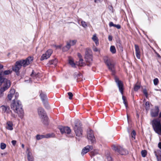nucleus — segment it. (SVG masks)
Listing matches in <instances>:
<instances>
[{
	"mask_svg": "<svg viewBox=\"0 0 161 161\" xmlns=\"http://www.w3.org/2000/svg\"><path fill=\"white\" fill-rule=\"evenodd\" d=\"M19 96V93L17 92H15L13 96L14 97L13 101L12 103L11 104V108L13 109L15 112L17 113L21 118L22 119L24 116V112L22 108V106L21 102L19 100H16L18 97Z\"/></svg>",
	"mask_w": 161,
	"mask_h": 161,
	"instance_id": "obj_1",
	"label": "nucleus"
},
{
	"mask_svg": "<svg viewBox=\"0 0 161 161\" xmlns=\"http://www.w3.org/2000/svg\"><path fill=\"white\" fill-rule=\"evenodd\" d=\"M33 60V57L29 56L25 59H21L16 61L14 66L12 68V70L15 72L16 75L19 76V70L22 66L25 67L29 65Z\"/></svg>",
	"mask_w": 161,
	"mask_h": 161,
	"instance_id": "obj_2",
	"label": "nucleus"
},
{
	"mask_svg": "<svg viewBox=\"0 0 161 161\" xmlns=\"http://www.w3.org/2000/svg\"><path fill=\"white\" fill-rule=\"evenodd\" d=\"M152 125L155 131L158 135H161V124L160 121L158 119H154L152 121Z\"/></svg>",
	"mask_w": 161,
	"mask_h": 161,
	"instance_id": "obj_3",
	"label": "nucleus"
},
{
	"mask_svg": "<svg viewBox=\"0 0 161 161\" xmlns=\"http://www.w3.org/2000/svg\"><path fill=\"white\" fill-rule=\"evenodd\" d=\"M152 125L155 131L158 135H161V124L160 121L158 119H154L152 121Z\"/></svg>",
	"mask_w": 161,
	"mask_h": 161,
	"instance_id": "obj_4",
	"label": "nucleus"
},
{
	"mask_svg": "<svg viewBox=\"0 0 161 161\" xmlns=\"http://www.w3.org/2000/svg\"><path fill=\"white\" fill-rule=\"evenodd\" d=\"M152 125L155 131L158 135H161V124L160 121L158 119H154L152 121Z\"/></svg>",
	"mask_w": 161,
	"mask_h": 161,
	"instance_id": "obj_5",
	"label": "nucleus"
},
{
	"mask_svg": "<svg viewBox=\"0 0 161 161\" xmlns=\"http://www.w3.org/2000/svg\"><path fill=\"white\" fill-rule=\"evenodd\" d=\"M4 85L1 88H6L7 90L9 88L11 85V82L9 80L4 78V75L2 74V72H0V86L2 85L3 83Z\"/></svg>",
	"mask_w": 161,
	"mask_h": 161,
	"instance_id": "obj_6",
	"label": "nucleus"
},
{
	"mask_svg": "<svg viewBox=\"0 0 161 161\" xmlns=\"http://www.w3.org/2000/svg\"><path fill=\"white\" fill-rule=\"evenodd\" d=\"M75 126L74 127L75 132L77 136L81 137L82 134V125L80 123L75 122Z\"/></svg>",
	"mask_w": 161,
	"mask_h": 161,
	"instance_id": "obj_7",
	"label": "nucleus"
},
{
	"mask_svg": "<svg viewBox=\"0 0 161 161\" xmlns=\"http://www.w3.org/2000/svg\"><path fill=\"white\" fill-rule=\"evenodd\" d=\"M40 92V96L44 106L47 109H49L50 106L47 102V98L46 94L42 91Z\"/></svg>",
	"mask_w": 161,
	"mask_h": 161,
	"instance_id": "obj_8",
	"label": "nucleus"
},
{
	"mask_svg": "<svg viewBox=\"0 0 161 161\" xmlns=\"http://www.w3.org/2000/svg\"><path fill=\"white\" fill-rule=\"evenodd\" d=\"M112 148L113 150L118 152L121 155H125L128 153V152L127 150L121 147L116 146L114 145L113 146Z\"/></svg>",
	"mask_w": 161,
	"mask_h": 161,
	"instance_id": "obj_9",
	"label": "nucleus"
},
{
	"mask_svg": "<svg viewBox=\"0 0 161 161\" xmlns=\"http://www.w3.org/2000/svg\"><path fill=\"white\" fill-rule=\"evenodd\" d=\"M114 80L118 87L119 88V91L123 95V84L122 82L119 80V79L117 77L115 76Z\"/></svg>",
	"mask_w": 161,
	"mask_h": 161,
	"instance_id": "obj_10",
	"label": "nucleus"
},
{
	"mask_svg": "<svg viewBox=\"0 0 161 161\" xmlns=\"http://www.w3.org/2000/svg\"><path fill=\"white\" fill-rule=\"evenodd\" d=\"M87 138L92 143H94L95 142L96 139L92 130H89L87 131Z\"/></svg>",
	"mask_w": 161,
	"mask_h": 161,
	"instance_id": "obj_11",
	"label": "nucleus"
},
{
	"mask_svg": "<svg viewBox=\"0 0 161 161\" xmlns=\"http://www.w3.org/2000/svg\"><path fill=\"white\" fill-rule=\"evenodd\" d=\"M77 40H70L69 42H67V45L64 47L63 48V51L65 52L68 51L71 45H74L76 42Z\"/></svg>",
	"mask_w": 161,
	"mask_h": 161,
	"instance_id": "obj_12",
	"label": "nucleus"
},
{
	"mask_svg": "<svg viewBox=\"0 0 161 161\" xmlns=\"http://www.w3.org/2000/svg\"><path fill=\"white\" fill-rule=\"evenodd\" d=\"M58 129L62 134L65 133L69 134L71 132V129L68 126L66 127L60 126H59Z\"/></svg>",
	"mask_w": 161,
	"mask_h": 161,
	"instance_id": "obj_13",
	"label": "nucleus"
},
{
	"mask_svg": "<svg viewBox=\"0 0 161 161\" xmlns=\"http://www.w3.org/2000/svg\"><path fill=\"white\" fill-rule=\"evenodd\" d=\"M104 61L105 63L108 66L109 69L112 72V74L113 75L114 74V65L111 63L110 61L108 60L107 58H105L104 59Z\"/></svg>",
	"mask_w": 161,
	"mask_h": 161,
	"instance_id": "obj_14",
	"label": "nucleus"
},
{
	"mask_svg": "<svg viewBox=\"0 0 161 161\" xmlns=\"http://www.w3.org/2000/svg\"><path fill=\"white\" fill-rule=\"evenodd\" d=\"M85 59L86 62L89 64H87V65L89 66L92 60V56L87 51H86L85 52Z\"/></svg>",
	"mask_w": 161,
	"mask_h": 161,
	"instance_id": "obj_15",
	"label": "nucleus"
},
{
	"mask_svg": "<svg viewBox=\"0 0 161 161\" xmlns=\"http://www.w3.org/2000/svg\"><path fill=\"white\" fill-rule=\"evenodd\" d=\"M52 53L51 50H48L45 53L43 54L40 58L41 61H43L45 59H47L51 56Z\"/></svg>",
	"mask_w": 161,
	"mask_h": 161,
	"instance_id": "obj_16",
	"label": "nucleus"
},
{
	"mask_svg": "<svg viewBox=\"0 0 161 161\" xmlns=\"http://www.w3.org/2000/svg\"><path fill=\"white\" fill-rule=\"evenodd\" d=\"M159 110L158 106H155L154 108L152 109L151 111L150 114L152 117H156L158 116Z\"/></svg>",
	"mask_w": 161,
	"mask_h": 161,
	"instance_id": "obj_17",
	"label": "nucleus"
},
{
	"mask_svg": "<svg viewBox=\"0 0 161 161\" xmlns=\"http://www.w3.org/2000/svg\"><path fill=\"white\" fill-rule=\"evenodd\" d=\"M37 111L38 115L40 118L47 115L46 112L44 109L42 108H39L37 109Z\"/></svg>",
	"mask_w": 161,
	"mask_h": 161,
	"instance_id": "obj_18",
	"label": "nucleus"
},
{
	"mask_svg": "<svg viewBox=\"0 0 161 161\" xmlns=\"http://www.w3.org/2000/svg\"><path fill=\"white\" fill-rule=\"evenodd\" d=\"M158 161H161V151L159 150L154 152Z\"/></svg>",
	"mask_w": 161,
	"mask_h": 161,
	"instance_id": "obj_19",
	"label": "nucleus"
},
{
	"mask_svg": "<svg viewBox=\"0 0 161 161\" xmlns=\"http://www.w3.org/2000/svg\"><path fill=\"white\" fill-rule=\"evenodd\" d=\"M135 46L136 57L137 58L140 59V52L139 47L138 45L136 44L135 45Z\"/></svg>",
	"mask_w": 161,
	"mask_h": 161,
	"instance_id": "obj_20",
	"label": "nucleus"
},
{
	"mask_svg": "<svg viewBox=\"0 0 161 161\" xmlns=\"http://www.w3.org/2000/svg\"><path fill=\"white\" fill-rule=\"evenodd\" d=\"M14 93H15V90L14 89H11L7 96L9 100H11L12 99Z\"/></svg>",
	"mask_w": 161,
	"mask_h": 161,
	"instance_id": "obj_21",
	"label": "nucleus"
},
{
	"mask_svg": "<svg viewBox=\"0 0 161 161\" xmlns=\"http://www.w3.org/2000/svg\"><path fill=\"white\" fill-rule=\"evenodd\" d=\"M41 121L43 124L45 125H47L48 124V117L47 115L40 118Z\"/></svg>",
	"mask_w": 161,
	"mask_h": 161,
	"instance_id": "obj_22",
	"label": "nucleus"
},
{
	"mask_svg": "<svg viewBox=\"0 0 161 161\" xmlns=\"http://www.w3.org/2000/svg\"><path fill=\"white\" fill-rule=\"evenodd\" d=\"M2 111L4 113H8L9 112V107L8 106L2 105L1 106Z\"/></svg>",
	"mask_w": 161,
	"mask_h": 161,
	"instance_id": "obj_23",
	"label": "nucleus"
},
{
	"mask_svg": "<svg viewBox=\"0 0 161 161\" xmlns=\"http://www.w3.org/2000/svg\"><path fill=\"white\" fill-rule=\"evenodd\" d=\"M7 129L10 130H13V124L12 122L10 121H8L7 123Z\"/></svg>",
	"mask_w": 161,
	"mask_h": 161,
	"instance_id": "obj_24",
	"label": "nucleus"
},
{
	"mask_svg": "<svg viewBox=\"0 0 161 161\" xmlns=\"http://www.w3.org/2000/svg\"><path fill=\"white\" fill-rule=\"evenodd\" d=\"M58 63V60L56 58L51 60L49 61L48 64L50 65L52 64L54 65V66H56Z\"/></svg>",
	"mask_w": 161,
	"mask_h": 161,
	"instance_id": "obj_25",
	"label": "nucleus"
},
{
	"mask_svg": "<svg viewBox=\"0 0 161 161\" xmlns=\"http://www.w3.org/2000/svg\"><path fill=\"white\" fill-rule=\"evenodd\" d=\"M88 147V146H86L82 149L81 152V154L82 156L84 155L89 151V150L88 148L89 147Z\"/></svg>",
	"mask_w": 161,
	"mask_h": 161,
	"instance_id": "obj_26",
	"label": "nucleus"
},
{
	"mask_svg": "<svg viewBox=\"0 0 161 161\" xmlns=\"http://www.w3.org/2000/svg\"><path fill=\"white\" fill-rule=\"evenodd\" d=\"M117 46L118 49L120 50L121 52L123 51V47L121 44V41H119L118 42H117Z\"/></svg>",
	"mask_w": 161,
	"mask_h": 161,
	"instance_id": "obj_27",
	"label": "nucleus"
},
{
	"mask_svg": "<svg viewBox=\"0 0 161 161\" xmlns=\"http://www.w3.org/2000/svg\"><path fill=\"white\" fill-rule=\"evenodd\" d=\"M12 72V71L10 70H5L4 71H2L0 72H2V74L4 76V75H7L11 74Z\"/></svg>",
	"mask_w": 161,
	"mask_h": 161,
	"instance_id": "obj_28",
	"label": "nucleus"
},
{
	"mask_svg": "<svg viewBox=\"0 0 161 161\" xmlns=\"http://www.w3.org/2000/svg\"><path fill=\"white\" fill-rule=\"evenodd\" d=\"M83 59L82 58L79 59V61L76 63V64L78 66H83L85 64V63L83 62Z\"/></svg>",
	"mask_w": 161,
	"mask_h": 161,
	"instance_id": "obj_29",
	"label": "nucleus"
},
{
	"mask_svg": "<svg viewBox=\"0 0 161 161\" xmlns=\"http://www.w3.org/2000/svg\"><path fill=\"white\" fill-rule=\"evenodd\" d=\"M31 155V153L30 152H29L27 154V158L28 161H33L34 160V158Z\"/></svg>",
	"mask_w": 161,
	"mask_h": 161,
	"instance_id": "obj_30",
	"label": "nucleus"
},
{
	"mask_svg": "<svg viewBox=\"0 0 161 161\" xmlns=\"http://www.w3.org/2000/svg\"><path fill=\"white\" fill-rule=\"evenodd\" d=\"M81 76H82V75L81 73L79 72H76L74 73V77L75 79L77 78H80Z\"/></svg>",
	"mask_w": 161,
	"mask_h": 161,
	"instance_id": "obj_31",
	"label": "nucleus"
},
{
	"mask_svg": "<svg viewBox=\"0 0 161 161\" xmlns=\"http://www.w3.org/2000/svg\"><path fill=\"white\" fill-rule=\"evenodd\" d=\"M110 51L113 54H114L116 53V50L115 47L114 46H111L110 48Z\"/></svg>",
	"mask_w": 161,
	"mask_h": 161,
	"instance_id": "obj_32",
	"label": "nucleus"
},
{
	"mask_svg": "<svg viewBox=\"0 0 161 161\" xmlns=\"http://www.w3.org/2000/svg\"><path fill=\"white\" fill-rule=\"evenodd\" d=\"M150 103L149 102H146L145 103V108L146 110L147 111L149 109Z\"/></svg>",
	"mask_w": 161,
	"mask_h": 161,
	"instance_id": "obj_33",
	"label": "nucleus"
},
{
	"mask_svg": "<svg viewBox=\"0 0 161 161\" xmlns=\"http://www.w3.org/2000/svg\"><path fill=\"white\" fill-rule=\"evenodd\" d=\"M7 88H1L0 89V97H2L3 96L4 92L7 90Z\"/></svg>",
	"mask_w": 161,
	"mask_h": 161,
	"instance_id": "obj_34",
	"label": "nucleus"
},
{
	"mask_svg": "<svg viewBox=\"0 0 161 161\" xmlns=\"http://www.w3.org/2000/svg\"><path fill=\"white\" fill-rule=\"evenodd\" d=\"M36 139L37 140H39L42 139V138H45V136L43 135H37L36 136Z\"/></svg>",
	"mask_w": 161,
	"mask_h": 161,
	"instance_id": "obj_35",
	"label": "nucleus"
},
{
	"mask_svg": "<svg viewBox=\"0 0 161 161\" xmlns=\"http://www.w3.org/2000/svg\"><path fill=\"white\" fill-rule=\"evenodd\" d=\"M122 98L123 100V103L125 104L126 108H127L128 106V104L125 97L124 96H122Z\"/></svg>",
	"mask_w": 161,
	"mask_h": 161,
	"instance_id": "obj_36",
	"label": "nucleus"
},
{
	"mask_svg": "<svg viewBox=\"0 0 161 161\" xmlns=\"http://www.w3.org/2000/svg\"><path fill=\"white\" fill-rule=\"evenodd\" d=\"M69 63L73 67H75V65H76V64L74 63V61L71 60H69Z\"/></svg>",
	"mask_w": 161,
	"mask_h": 161,
	"instance_id": "obj_37",
	"label": "nucleus"
},
{
	"mask_svg": "<svg viewBox=\"0 0 161 161\" xmlns=\"http://www.w3.org/2000/svg\"><path fill=\"white\" fill-rule=\"evenodd\" d=\"M140 88V86L139 85L137 84H136L134 86V91L136 92Z\"/></svg>",
	"mask_w": 161,
	"mask_h": 161,
	"instance_id": "obj_38",
	"label": "nucleus"
},
{
	"mask_svg": "<svg viewBox=\"0 0 161 161\" xmlns=\"http://www.w3.org/2000/svg\"><path fill=\"white\" fill-rule=\"evenodd\" d=\"M141 153L142 156L143 157H145L147 154V152L146 150H143L141 151Z\"/></svg>",
	"mask_w": 161,
	"mask_h": 161,
	"instance_id": "obj_39",
	"label": "nucleus"
},
{
	"mask_svg": "<svg viewBox=\"0 0 161 161\" xmlns=\"http://www.w3.org/2000/svg\"><path fill=\"white\" fill-rule=\"evenodd\" d=\"M6 147V145L5 143H1L0 144V148L2 149L3 150L5 149Z\"/></svg>",
	"mask_w": 161,
	"mask_h": 161,
	"instance_id": "obj_40",
	"label": "nucleus"
},
{
	"mask_svg": "<svg viewBox=\"0 0 161 161\" xmlns=\"http://www.w3.org/2000/svg\"><path fill=\"white\" fill-rule=\"evenodd\" d=\"M158 82V78H156L153 80V83L155 85H157Z\"/></svg>",
	"mask_w": 161,
	"mask_h": 161,
	"instance_id": "obj_41",
	"label": "nucleus"
},
{
	"mask_svg": "<svg viewBox=\"0 0 161 161\" xmlns=\"http://www.w3.org/2000/svg\"><path fill=\"white\" fill-rule=\"evenodd\" d=\"M68 95L69 96V99H72V97L73 96V95L72 92H69L68 93Z\"/></svg>",
	"mask_w": 161,
	"mask_h": 161,
	"instance_id": "obj_42",
	"label": "nucleus"
},
{
	"mask_svg": "<svg viewBox=\"0 0 161 161\" xmlns=\"http://www.w3.org/2000/svg\"><path fill=\"white\" fill-rule=\"evenodd\" d=\"M81 25L84 27H86V26H87L86 22L83 21H81Z\"/></svg>",
	"mask_w": 161,
	"mask_h": 161,
	"instance_id": "obj_43",
	"label": "nucleus"
},
{
	"mask_svg": "<svg viewBox=\"0 0 161 161\" xmlns=\"http://www.w3.org/2000/svg\"><path fill=\"white\" fill-rule=\"evenodd\" d=\"M136 135V132L134 130H133L131 132V136L133 138H135V136Z\"/></svg>",
	"mask_w": 161,
	"mask_h": 161,
	"instance_id": "obj_44",
	"label": "nucleus"
},
{
	"mask_svg": "<svg viewBox=\"0 0 161 161\" xmlns=\"http://www.w3.org/2000/svg\"><path fill=\"white\" fill-rule=\"evenodd\" d=\"M92 40L94 42L98 40L97 37L96 36V35H94L92 37Z\"/></svg>",
	"mask_w": 161,
	"mask_h": 161,
	"instance_id": "obj_45",
	"label": "nucleus"
},
{
	"mask_svg": "<svg viewBox=\"0 0 161 161\" xmlns=\"http://www.w3.org/2000/svg\"><path fill=\"white\" fill-rule=\"evenodd\" d=\"M143 93L145 94V97L147 98L148 97V93L147 92V90L146 89H145L143 90Z\"/></svg>",
	"mask_w": 161,
	"mask_h": 161,
	"instance_id": "obj_46",
	"label": "nucleus"
},
{
	"mask_svg": "<svg viewBox=\"0 0 161 161\" xmlns=\"http://www.w3.org/2000/svg\"><path fill=\"white\" fill-rule=\"evenodd\" d=\"M37 75V74H36L34 72V70H33L32 73L31 75V77L36 76Z\"/></svg>",
	"mask_w": 161,
	"mask_h": 161,
	"instance_id": "obj_47",
	"label": "nucleus"
},
{
	"mask_svg": "<svg viewBox=\"0 0 161 161\" xmlns=\"http://www.w3.org/2000/svg\"><path fill=\"white\" fill-rule=\"evenodd\" d=\"M107 161H113L112 158L110 156H108L107 157Z\"/></svg>",
	"mask_w": 161,
	"mask_h": 161,
	"instance_id": "obj_48",
	"label": "nucleus"
},
{
	"mask_svg": "<svg viewBox=\"0 0 161 161\" xmlns=\"http://www.w3.org/2000/svg\"><path fill=\"white\" fill-rule=\"evenodd\" d=\"M114 27H116L118 29H119L121 28V26L119 24H115Z\"/></svg>",
	"mask_w": 161,
	"mask_h": 161,
	"instance_id": "obj_49",
	"label": "nucleus"
},
{
	"mask_svg": "<svg viewBox=\"0 0 161 161\" xmlns=\"http://www.w3.org/2000/svg\"><path fill=\"white\" fill-rule=\"evenodd\" d=\"M115 24H114L112 22H110L109 23V26L110 27H111L112 26H114Z\"/></svg>",
	"mask_w": 161,
	"mask_h": 161,
	"instance_id": "obj_50",
	"label": "nucleus"
},
{
	"mask_svg": "<svg viewBox=\"0 0 161 161\" xmlns=\"http://www.w3.org/2000/svg\"><path fill=\"white\" fill-rule=\"evenodd\" d=\"M45 138H47L51 137L52 136V135L50 134H47L46 135H45Z\"/></svg>",
	"mask_w": 161,
	"mask_h": 161,
	"instance_id": "obj_51",
	"label": "nucleus"
},
{
	"mask_svg": "<svg viewBox=\"0 0 161 161\" xmlns=\"http://www.w3.org/2000/svg\"><path fill=\"white\" fill-rule=\"evenodd\" d=\"M92 153V156H94L95 155L97 154V152L96 151H95L93 152L92 151L91 152Z\"/></svg>",
	"mask_w": 161,
	"mask_h": 161,
	"instance_id": "obj_52",
	"label": "nucleus"
},
{
	"mask_svg": "<svg viewBox=\"0 0 161 161\" xmlns=\"http://www.w3.org/2000/svg\"><path fill=\"white\" fill-rule=\"evenodd\" d=\"M11 143L14 146H15L16 143V141L15 140H13L12 141Z\"/></svg>",
	"mask_w": 161,
	"mask_h": 161,
	"instance_id": "obj_53",
	"label": "nucleus"
},
{
	"mask_svg": "<svg viewBox=\"0 0 161 161\" xmlns=\"http://www.w3.org/2000/svg\"><path fill=\"white\" fill-rule=\"evenodd\" d=\"M87 146H88L89 147H88V149H89V151L90 150H91L93 148V146H89V145H87Z\"/></svg>",
	"mask_w": 161,
	"mask_h": 161,
	"instance_id": "obj_54",
	"label": "nucleus"
},
{
	"mask_svg": "<svg viewBox=\"0 0 161 161\" xmlns=\"http://www.w3.org/2000/svg\"><path fill=\"white\" fill-rule=\"evenodd\" d=\"M77 55L79 58V59H81V58H82V57L81 54L79 53H77Z\"/></svg>",
	"mask_w": 161,
	"mask_h": 161,
	"instance_id": "obj_55",
	"label": "nucleus"
},
{
	"mask_svg": "<svg viewBox=\"0 0 161 161\" xmlns=\"http://www.w3.org/2000/svg\"><path fill=\"white\" fill-rule=\"evenodd\" d=\"M103 0H94V2L95 3H98L102 2Z\"/></svg>",
	"mask_w": 161,
	"mask_h": 161,
	"instance_id": "obj_56",
	"label": "nucleus"
},
{
	"mask_svg": "<svg viewBox=\"0 0 161 161\" xmlns=\"http://www.w3.org/2000/svg\"><path fill=\"white\" fill-rule=\"evenodd\" d=\"M108 39L109 41H111L112 40V37L111 36L109 35L108 37Z\"/></svg>",
	"mask_w": 161,
	"mask_h": 161,
	"instance_id": "obj_57",
	"label": "nucleus"
},
{
	"mask_svg": "<svg viewBox=\"0 0 161 161\" xmlns=\"http://www.w3.org/2000/svg\"><path fill=\"white\" fill-rule=\"evenodd\" d=\"M94 42L97 46L98 44H99L98 40L94 41Z\"/></svg>",
	"mask_w": 161,
	"mask_h": 161,
	"instance_id": "obj_58",
	"label": "nucleus"
},
{
	"mask_svg": "<svg viewBox=\"0 0 161 161\" xmlns=\"http://www.w3.org/2000/svg\"><path fill=\"white\" fill-rule=\"evenodd\" d=\"M158 147L161 149V142H160L158 144Z\"/></svg>",
	"mask_w": 161,
	"mask_h": 161,
	"instance_id": "obj_59",
	"label": "nucleus"
},
{
	"mask_svg": "<svg viewBox=\"0 0 161 161\" xmlns=\"http://www.w3.org/2000/svg\"><path fill=\"white\" fill-rule=\"evenodd\" d=\"M55 47L57 48H61V45L55 46Z\"/></svg>",
	"mask_w": 161,
	"mask_h": 161,
	"instance_id": "obj_60",
	"label": "nucleus"
},
{
	"mask_svg": "<svg viewBox=\"0 0 161 161\" xmlns=\"http://www.w3.org/2000/svg\"><path fill=\"white\" fill-rule=\"evenodd\" d=\"M93 50L95 52H97L98 51V49L97 47H95L93 49Z\"/></svg>",
	"mask_w": 161,
	"mask_h": 161,
	"instance_id": "obj_61",
	"label": "nucleus"
},
{
	"mask_svg": "<svg viewBox=\"0 0 161 161\" xmlns=\"http://www.w3.org/2000/svg\"><path fill=\"white\" fill-rule=\"evenodd\" d=\"M3 67V66L0 64V69H2Z\"/></svg>",
	"mask_w": 161,
	"mask_h": 161,
	"instance_id": "obj_62",
	"label": "nucleus"
},
{
	"mask_svg": "<svg viewBox=\"0 0 161 161\" xmlns=\"http://www.w3.org/2000/svg\"><path fill=\"white\" fill-rule=\"evenodd\" d=\"M11 116L12 117L14 118H15L16 117V115L14 114H13L12 113Z\"/></svg>",
	"mask_w": 161,
	"mask_h": 161,
	"instance_id": "obj_63",
	"label": "nucleus"
},
{
	"mask_svg": "<svg viewBox=\"0 0 161 161\" xmlns=\"http://www.w3.org/2000/svg\"><path fill=\"white\" fill-rule=\"evenodd\" d=\"M25 81L26 82H30L31 81V80H25Z\"/></svg>",
	"mask_w": 161,
	"mask_h": 161,
	"instance_id": "obj_64",
	"label": "nucleus"
}]
</instances>
